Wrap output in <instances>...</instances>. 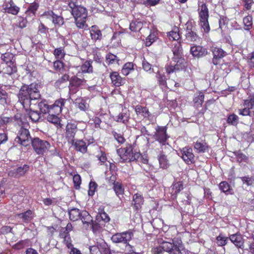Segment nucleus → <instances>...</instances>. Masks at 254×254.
Segmentation results:
<instances>
[{
  "label": "nucleus",
  "instance_id": "48",
  "mask_svg": "<svg viewBox=\"0 0 254 254\" xmlns=\"http://www.w3.org/2000/svg\"><path fill=\"white\" fill-rule=\"evenodd\" d=\"M54 67L57 71L63 72L64 71V63L60 60H57L53 63Z\"/></svg>",
  "mask_w": 254,
  "mask_h": 254
},
{
  "label": "nucleus",
  "instance_id": "9",
  "mask_svg": "<svg viewBox=\"0 0 254 254\" xmlns=\"http://www.w3.org/2000/svg\"><path fill=\"white\" fill-rule=\"evenodd\" d=\"M178 154L187 164H191L194 162V155L190 147H183L179 151Z\"/></svg>",
  "mask_w": 254,
  "mask_h": 254
},
{
  "label": "nucleus",
  "instance_id": "64",
  "mask_svg": "<svg viewBox=\"0 0 254 254\" xmlns=\"http://www.w3.org/2000/svg\"><path fill=\"white\" fill-rule=\"evenodd\" d=\"M90 252L91 254H102L97 245L90 247Z\"/></svg>",
  "mask_w": 254,
  "mask_h": 254
},
{
  "label": "nucleus",
  "instance_id": "19",
  "mask_svg": "<svg viewBox=\"0 0 254 254\" xmlns=\"http://www.w3.org/2000/svg\"><path fill=\"white\" fill-rule=\"evenodd\" d=\"M91 39L94 41H100L102 39L101 31L96 25H93L89 28Z\"/></svg>",
  "mask_w": 254,
  "mask_h": 254
},
{
  "label": "nucleus",
  "instance_id": "5",
  "mask_svg": "<svg viewBox=\"0 0 254 254\" xmlns=\"http://www.w3.org/2000/svg\"><path fill=\"white\" fill-rule=\"evenodd\" d=\"M117 153L124 161H133L138 159L140 156L138 152H133L132 147L130 145L118 149Z\"/></svg>",
  "mask_w": 254,
  "mask_h": 254
},
{
  "label": "nucleus",
  "instance_id": "59",
  "mask_svg": "<svg viewBox=\"0 0 254 254\" xmlns=\"http://www.w3.org/2000/svg\"><path fill=\"white\" fill-rule=\"evenodd\" d=\"M1 58L5 64H8L10 62H12L13 56L10 53H5L1 55Z\"/></svg>",
  "mask_w": 254,
  "mask_h": 254
},
{
  "label": "nucleus",
  "instance_id": "61",
  "mask_svg": "<svg viewBox=\"0 0 254 254\" xmlns=\"http://www.w3.org/2000/svg\"><path fill=\"white\" fill-rule=\"evenodd\" d=\"M156 39V36L154 34H150L146 38L145 45L146 46H150Z\"/></svg>",
  "mask_w": 254,
  "mask_h": 254
},
{
  "label": "nucleus",
  "instance_id": "52",
  "mask_svg": "<svg viewBox=\"0 0 254 254\" xmlns=\"http://www.w3.org/2000/svg\"><path fill=\"white\" fill-rule=\"evenodd\" d=\"M243 105L251 111L254 108V99L249 97L248 99L244 100Z\"/></svg>",
  "mask_w": 254,
  "mask_h": 254
},
{
  "label": "nucleus",
  "instance_id": "24",
  "mask_svg": "<svg viewBox=\"0 0 254 254\" xmlns=\"http://www.w3.org/2000/svg\"><path fill=\"white\" fill-rule=\"evenodd\" d=\"M111 180L113 182V189L116 195L120 198V196H123L124 192V188L122 184L119 182H115V177L112 176Z\"/></svg>",
  "mask_w": 254,
  "mask_h": 254
},
{
  "label": "nucleus",
  "instance_id": "25",
  "mask_svg": "<svg viewBox=\"0 0 254 254\" xmlns=\"http://www.w3.org/2000/svg\"><path fill=\"white\" fill-rule=\"evenodd\" d=\"M229 239L236 247L242 248L244 245V241L241 235L235 234L231 235Z\"/></svg>",
  "mask_w": 254,
  "mask_h": 254
},
{
  "label": "nucleus",
  "instance_id": "37",
  "mask_svg": "<svg viewBox=\"0 0 254 254\" xmlns=\"http://www.w3.org/2000/svg\"><path fill=\"white\" fill-rule=\"evenodd\" d=\"M173 45L174 47L173 48L172 51L174 54V56H181L183 49L181 46V42L180 41H175L173 44Z\"/></svg>",
  "mask_w": 254,
  "mask_h": 254
},
{
  "label": "nucleus",
  "instance_id": "34",
  "mask_svg": "<svg viewBox=\"0 0 254 254\" xmlns=\"http://www.w3.org/2000/svg\"><path fill=\"white\" fill-rule=\"evenodd\" d=\"M220 190L226 194H232L233 190L230 189L229 184L226 182H222L219 186Z\"/></svg>",
  "mask_w": 254,
  "mask_h": 254
},
{
  "label": "nucleus",
  "instance_id": "40",
  "mask_svg": "<svg viewBox=\"0 0 254 254\" xmlns=\"http://www.w3.org/2000/svg\"><path fill=\"white\" fill-rule=\"evenodd\" d=\"M142 23L140 21H132L130 23L129 29L133 32L139 31L142 27Z\"/></svg>",
  "mask_w": 254,
  "mask_h": 254
},
{
  "label": "nucleus",
  "instance_id": "18",
  "mask_svg": "<svg viewBox=\"0 0 254 254\" xmlns=\"http://www.w3.org/2000/svg\"><path fill=\"white\" fill-rule=\"evenodd\" d=\"M211 51L213 55L212 63L215 65L218 64V60L223 58L226 55V53L224 50L218 47H212Z\"/></svg>",
  "mask_w": 254,
  "mask_h": 254
},
{
  "label": "nucleus",
  "instance_id": "36",
  "mask_svg": "<svg viewBox=\"0 0 254 254\" xmlns=\"http://www.w3.org/2000/svg\"><path fill=\"white\" fill-rule=\"evenodd\" d=\"M75 104L77 105V107L81 111H86L89 108V105L86 103L85 100L82 98H77L75 100Z\"/></svg>",
  "mask_w": 254,
  "mask_h": 254
},
{
  "label": "nucleus",
  "instance_id": "44",
  "mask_svg": "<svg viewBox=\"0 0 254 254\" xmlns=\"http://www.w3.org/2000/svg\"><path fill=\"white\" fill-rule=\"evenodd\" d=\"M29 118L33 122H38L41 118V114L37 111H33L30 110L28 113Z\"/></svg>",
  "mask_w": 254,
  "mask_h": 254
},
{
  "label": "nucleus",
  "instance_id": "60",
  "mask_svg": "<svg viewBox=\"0 0 254 254\" xmlns=\"http://www.w3.org/2000/svg\"><path fill=\"white\" fill-rule=\"evenodd\" d=\"M73 182L74 185V187L76 189H78L81 184V178L78 174L74 175L73 176Z\"/></svg>",
  "mask_w": 254,
  "mask_h": 254
},
{
  "label": "nucleus",
  "instance_id": "57",
  "mask_svg": "<svg viewBox=\"0 0 254 254\" xmlns=\"http://www.w3.org/2000/svg\"><path fill=\"white\" fill-rule=\"evenodd\" d=\"M156 77L160 85H165L166 84L165 76L164 74H161L159 70L157 71Z\"/></svg>",
  "mask_w": 254,
  "mask_h": 254
},
{
  "label": "nucleus",
  "instance_id": "49",
  "mask_svg": "<svg viewBox=\"0 0 254 254\" xmlns=\"http://www.w3.org/2000/svg\"><path fill=\"white\" fill-rule=\"evenodd\" d=\"M106 62L109 64H113L115 63H118V59L117 57L112 54H108L106 57Z\"/></svg>",
  "mask_w": 254,
  "mask_h": 254
},
{
  "label": "nucleus",
  "instance_id": "63",
  "mask_svg": "<svg viewBox=\"0 0 254 254\" xmlns=\"http://www.w3.org/2000/svg\"><path fill=\"white\" fill-rule=\"evenodd\" d=\"M241 179L244 184H246L248 186H253L254 184V180L252 177H244Z\"/></svg>",
  "mask_w": 254,
  "mask_h": 254
},
{
  "label": "nucleus",
  "instance_id": "27",
  "mask_svg": "<svg viewBox=\"0 0 254 254\" xmlns=\"http://www.w3.org/2000/svg\"><path fill=\"white\" fill-rule=\"evenodd\" d=\"M160 168L167 169L170 166L169 161L167 156L163 153H160L158 156Z\"/></svg>",
  "mask_w": 254,
  "mask_h": 254
},
{
  "label": "nucleus",
  "instance_id": "11",
  "mask_svg": "<svg viewBox=\"0 0 254 254\" xmlns=\"http://www.w3.org/2000/svg\"><path fill=\"white\" fill-rule=\"evenodd\" d=\"M134 110L139 117H142L150 121H154L155 120V117L150 113L146 107L138 105L134 107Z\"/></svg>",
  "mask_w": 254,
  "mask_h": 254
},
{
  "label": "nucleus",
  "instance_id": "55",
  "mask_svg": "<svg viewBox=\"0 0 254 254\" xmlns=\"http://www.w3.org/2000/svg\"><path fill=\"white\" fill-rule=\"evenodd\" d=\"M186 37L190 41H196L198 39L196 34L192 31H188L187 33Z\"/></svg>",
  "mask_w": 254,
  "mask_h": 254
},
{
  "label": "nucleus",
  "instance_id": "1",
  "mask_svg": "<svg viewBox=\"0 0 254 254\" xmlns=\"http://www.w3.org/2000/svg\"><path fill=\"white\" fill-rule=\"evenodd\" d=\"M40 96L38 85L34 83L22 86L18 94V100L24 108L29 107L32 102L39 99Z\"/></svg>",
  "mask_w": 254,
  "mask_h": 254
},
{
  "label": "nucleus",
  "instance_id": "10",
  "mask_svg": "<svg viewBox=\"0 0 254 254\" xmlns=\"http://www.w3.org/2000/svg\"><path fill=\"white\" fill-rule=\"evenodd\" d=\"M15 141L23 146H27L31 141L29 131L24 127H21L18 132Z\"/></svg>",
  "mask_w": 254,
  "mask_h": 254
},
{
  "label": "nucleus",
  "instance_id": "4",
  "mask_svg": "<svg viewBox=\"0 0 254 254\" xmlns=\"http://www.w3.org/2000/svg\"><path fill=\"white\" fill-rule=\"evenodd\" d=\"M199 15V25L204 31L208 33L210 31L208 19L209 17L208 9L205 3L199 5L198 8Z\"/></svg>",
  "mask_w": 254,
  "mask_h": 254
},
{
  "label": "nucleus",
  "instance_id": "54",
  "mask_svg": "<svg viewBox=\"0 0 254 254\" xmlns=\"http://www.w3.org/2000/svg\"><path fill=\"white\" fill-rule=\"evenodd\" d=\"M238 117L236 115L233 114L229 116L227 122L230 124L236 125L238 123Z\"/></svg>",
  "mask_w": 254,
  "mask_h": 254
},
{
  "label": "nucleus",
  "instance_id": "13",
  "mask_svg": "<svg viewBox=\"0 0 254 254\" xmlns=\"http://www.w3.org/2000/svg\"><path fill=\"white\" fill-rule=\"evenodd\" d=\"M173 249V244L170 242L163 240L159 242V246L154 248L153 252L154 254H161L163 251L170 253Z\"/></svg>",
  "mask_w": 254,
  "mask_h": 254
},
{
  "label": "nucleus",
  "instance_id": "43",
  "mask_svg": "<svg viewBox=\"0 0 254 254\" xmlns=\"http://www.w3.org/2000/svg\"><path fill=\"white\" fill-rule=\"evenodd\" d=\"M54 55L57 59H62L64 57L65 55L64 49L63 47L58 48L54 51Z\"/></svg>",
  "mask_w": 254,
  "mask_h": 254
},
{
  "label": "nucleus",
  "instance_id": "58",
  "mask_svg": "<svg viewBox=\"0 0 254 254\" xmlns=\"http://www.w3.org/2000/svg\"><path fill=\"white\" fill-rule=\"evenodd\" d=\"M142 65L143 69L146 71L151 72L153 71V69L152 68V65L144 59L142 61Z\"/></svg>",
  "mask_w": 254,
  "mask_h": 254
},
{
  "label": "nucleus",
  "instance_id": "16",
  "mask_svg": "<svg viewBox=\"0 0 254 254\" xmlns=\"http://www.w3.org/2000/svg\"><path fill=\"white\" fill-rule=\"evenodd\" d=\"M29 166L24 164L23 166H20L16 169L10 170L8 172V176L14 178H19L24 176L28 171Z\"/></svg>",
  "mask_w": 254,
  "mask_h": 254
},
{
  "label": "nucleus",
  "instance_id": "50",
  "mask_svg": "<svg viewBox=\"0 0 254 254\" xmlns=\"http://www.w3.org/2000/svg\"><path fill=\"white\" fill-rule=\"evenodd\" d=\"M61 236L64 238V242L68 249H71L72 247H73L69 234H62Z\"/></svg>",
  "mask_w": 254,
  "mask_h": 254
},
{
  "label": "nucleus",
  "instance_id": "20",
  "mask_svg": "<svg viewBox=\"0 0 254 254\" xmlns=\"http://www.w3.org/2000/svg\"><path fill=\"white\" fill-rule=\"evenodd\" d=\"M130 118V113L129 110L125 108L118 116L114 117V119L118 122H122L126 124Z\"/></svg>",
  "mask_w": 254,
  "mask_h": 254
},
{
  "label": "nucleus",
  "instance_id": "21",
  "mask_svg": "<svg viewBox=\"0 0 254 254\" xmlns=\"http://www.w3.org/2000/svg\"><path fill=\"white\" fill-rule=\"evenodd\" d=\"M190 51L193 56L197 58L205 56L207 54V50L200 46L191 47Z\"/></svg>",
  "mask_w": 254,
  "mask_h": 254
},
{
  "label": "nucleus",
  "instance_id": "22",
  "mask_svg": "<svg viewBox=\"0 0 254 254\" xmlns=\"http://www.w3.org/2000/svg\"><path fill=\"white\" fill-rule=\"evenodd\" d=\"M19 9V7L12 0H10L4 5L5 12L13 15H16L18 13Z\"/></svg>",
  "mask_w": 254,
  "mask_h": 254
},
{
  "label": "nucleus",
  "instance_id": "51",
  "mask_svg": "<svg viewBox=\"0 0 254 254\" xmlns=\"http://www.w3.org/2000/svg\"><path fill=\"white\" fill-rule=\"evenodd\" d=\"M172 243L173 244V249H183L182 240L178 238H174L173 240H170Z\"/></svg>",
  "mask_w": 254,
  "mask_h": 254
},
{
  "label": "nucleus",
  "instance_id": "23",
  "mask_svg": "<svg viewBox=\"0 0 254 254\" xmlns=\"http://www.w3.org/2000/svg\"><path fill=\"white\" fill-rule=\"evenodd\" d=\"M71 144L73 146L75 149L82 153H85L87 151V145L86 143L82 139L74 140Z\"/></svg>",
  "mask_w": 254,
  "mask_h": 254
},
{
  "label": "nucleus",
  "instance_id": "28",
  "mask_svg": "<svg viewBox=\"0 0 254 254\" xmlns=\"http://www.w3.org/2000/svg\"><path fill=\"white\" fill-rule=\"evenodd\" d=\"M102 254H111V250L109 245L103 240H101L100 241L97 242Z\"/></svg>",
  "mask_w": 254,
  "mask_h": 254
},
{
  "label": "nucleus",
  "instance_id": "62",
  "mask_svg": "<svg viewBox=\"0 0 254 254\" xmlns=\"http://www.w3.org/2000/svg\"><path fill=\"white\" fill-rule=\"evenodd\" d=\"M27 20L25 18L22 17H19L18 18V22L17 26L20 28H24L26 26Z\"/></svg>",
  "mask_w": 254,
  "mask_h": 254
},
{
  "label": "nucleus",
  "instance_id": "39",
  "mask_svg": "<svg viewBox=\"0 0 254 254\" xmlns=\"http://www.w3.org/2000/svg\"><path fill=\"white\" fill-rule=\"evenodd\" d=\"M168 36L170 40L178 41L180 39V35L179 34V29L178 28H175L174 29L168 34Z\"/></svg>",
  "mask_w": 254,
  "mask_h": 254
},
{
  "label": "nucleus",
  "instance_id": "53",
  "mask_svg": "<svg viewBox=\"0 0 254 254\" xmlns=\"http://www.w3.org/2000/svg\"><path fill=\"white\" fill-rule=\"evenodd\" d=\"M97 185L94 182L91 181L89 184L88 194L93 196L97 189Z\"/></svg>",
  "mask_w": 254,
  "mask_h": 254
},
{
  "label": "nucleus",
  "instance_id": "30",
  "mask_svg": "<svg viewBox=\"0 0 254 254\" xmlns=\"http://www.w3.org/2000/svg\"><path fill=\"white\" fill-rule=\"evenodd\" d=\"M81 212L77 208H72L68 212L69 217L73 221L78 220L80 217Z\"/></svg>",
  "mask_w": 254,
  "mask_h": 254
},
{
  "label": "nucleus",
  "instance_id": "12",
  "mask_svg": "<svg viewBox=\"0 0 254 254\" xmlns=\"http://www.w3.org/2000/svg\"><path fill=\"white\" fill-rule=\"evenodd\" d=\"M41 17L44 19L52 20L53 23L56 26H60L64 24L63 17L55 14L53 11L51 10L45 11L41 15Z\"/></svg>",
  "mask_w": 254,
  "mask_h": 254
},
{
  "label": "nucleus",
  "instance_id": "33",
  "mask_svg": "<svg viewBox=\"0 0 254 254\" xmlns=\"http://www.w3.org/2000/svg\"><path fill=\"white\" fill-rule=\"evenodd\" d=\"M134 64L132 62H128L125 64L122 69V73L124 75H127L134 69Z\"/></svg>",
  "mask_w": 254,
  "mask_h": 254
},
{
  "label": "nucleus",
  "instance_id": "8",
  "mask_svg": "<svg viewBox=\"0 0 254 254\" xmlns=\"http://www.w3.org/2000/svg\"><path fill=\"white\" fill-rule=\"evenodd\" d=\"M31 143L35 151L39 155H43L51 147L48 141L41 140L39 138H34Z\"/></svg>",
  "mask_w": 254,
  "mask_h": 254
},
{
  "label": "nucleus",
  "instance_id": "47",
  "mask_svg": "<svg viewBox=\"0 0 254 254\" xmlns=\"http://www.w3.org/2000/svg\"><path fill=\"white\" fill-rule=\"evenodd\" d=\"M58 115L55 113H49V115L47 117L48 121L54 124H58L60 122Z\"/></svg>",
  "mask_w": 254,
  "mask_h": 254
},
{
  "label": "nucleus",
  "instance_id": "45",
  "mask_svg": "<svg viewBox=\"0 0 254 254\" xmlns=\"http://www.w3.org/2000/svg\"><path fill=\"white\" fill-rule=\"evenodd\" d=\"M6 65L7 66L4 71L5 73L10 75L16 71V67L13 62H10L8 64H6Z\"/></svg>",
  "mask_w": 254,
  "mask_h": 254
},
{
  "label": "nucleus",
  "instance_id": "7",
  "mask_svg": "<svg viewBox=\"0 0 254 254\" xmlns=\"http://www.w3.org/2000/svg\"><path fill=\"white\" fill-rule=\"evenodd\" d=\"M133 236V235L131 231H127L114 234L111 237V240L114 243H122L128 245V242L131 240Z\"/></svg>",
  "mask_w": 254,
  "mask_h": 254
},
{
  "label": "nucleus",
  "instance_id": "41",
  "mask_svg": "<svg viewBox=\"0 0 254 254\" xmlns=\"http://www.w3.org/2000/svg\"><path fill=\"white\" fill-rule=\"evenodd\" d=\"M79 219L81 220L83 224H88L92 221L91 216L86 211L81 212Z\"/></svg>",
  "mask_w": 254,
  "mask_h": 254
},
{
  "label": "nucleus",
  "instance_id": "14",
  "mask_svg": "<svg viewBox=\"0 0 254 254\" xmlns=\"http://www.w3.org/2000/svg\"><path fill=\"white\" fill-rule=\"evenodd\" d=\"M155 130L156 131L154 135V138L157 141L164 144L169 137L166 133L167 127L157 126Z\"/></svg>",
  "mask_w": 254,
  "mask_h": 254
},
{
  "label": "nucleus",
  "instance_id": "42",
  "mask_svg": "<svg viewBox=\"0 0 254 254\" xmlns=\"http://www.w3.org/2000/svg\"><path fill=\"white\" fill-rule=\"evenodd\" d=\"M216 244L218 246H224L227 244L228 240V237L224 236L222 234H220L216 237Z\"/></svg>",
  "mask_w": 254,
  "mask_h": 254
},
{
  "label": "nucleus",
  "instance_id": "32",
  "mask_svg": "<svg viewBox=\"0 0 254 254\" xmlns=\"http://www.w3.org/2000/svg\"><path fill=\"white\" fill-rule=\"evenodd\" d=\"M204 100V94L201 92H197L194 94L193 102L195 106H201Z\"/></svg>",
  "mask_w": 254,
  "mask_h": 254
},
{
  "label": "nucleus",
  "instance_id": "29",
  "mask_svg": "<svg viewBox=\"0 0 254 254\" xmlns=\"http://www.w3.org/2000/svg\"><path fill=\"white\" fill-rule=\"evenodd\" d=\"M133 201L134 202V206L136 210L141 208L143 204L144 200L143 197L139 193H136L133 196Z\"/></svg>",
  "mask_w": 254,
  "mask_h": 254
},
{
  "label": "nucleus",
  "instance_id": "56",
  "mask_svg": "<svg viewBox=\"0 0 254 254\" xmlns=\"http://www.w3.org/2000/svg\"><path fill=\"white\" fill-rule=\"evenodd\" d=\"M96 157L98 158V160L102 163H105L107 161L106 154L101 149L99 150V153L96 155Z\"/></svg>",
  "mask_w": 254,
  "mask_h": 254
},
{
  "label": "nucleus",
  "instance_id": "3",
  "mask_svg": "<svg viewBox=\"0 0 254 254\" xmlns=\"http://www.w3.org/2000/svg\"><path fill=\"white\" fill-rule=\"evenodd\" d=\"M65 101L66 100L61 98L56 100L54 104L50 106L48 105L45 101H42L38 103V107L40 112L43 114L51 113L59 114L61 113Z\"/></svg>",
  "mask_w": 254,
  "mask_h": 254
},
{
  "label": "nucleus",
  "instance_id": "31",
  "mask_svg": "<svg viewBox=\"0 0 254 254\" xmlns=\"http://www.w3.org/2000/svg\"><path fill=\"white\" fill-rule=\"evenodd\" d=\"M17 215L24 222L30 221L33 218L32 212L31 210H28L24 213L18 214Z\"/></svg>",
  "mask_w": 254,
  "mask_h": 254
},
{
  "label": "nucleus",
  "instance_id": "26",
  "mask_svg": "<svg viewBox=\"0 0 254 254\" xmlns=\"http://www.w3.org/2000/svg\"><path fill=\"white\" fill-rule=\"evenodd\" d=\"M112 83L117 87H119L123 84L124 80L117 72H112L110 74Z\"/></svg>",
  "mask_w": 254,
  "mask_h": 254
},
{
  "label": "nucleus",
  "instance_id": "38",
  "mask_svg": "<svg viewBox=\"0 0 254 254\" xmlns=\"http://www.w3.org/2000/svg\"><path fill=\"white\" fill-rule=\"evenodd\" d=\"M243 23L244 25V29L247 31H249L252 27V17L250 15L245 17L243 19Z\"/></svg>",
  "mask_w": 254,
  "mask_h": 254
},
{
  "label": "nucleus",
  "instance_id": "46",
  "mask_svg": "<svg viewBox=\"0 0 254 254\" xmlns=\"http://www.w3.org/2000/svg\"><path fill=\"white\" fill-rule=\"evenodd\" d=\"M81 69L83 72L91 73L93 68L90 62L86 61L81 66Z\"/></svg>",
  "mask_w": 254,
  "mask_h": 254
},
{
  "label": "nucleus",
  "instance_id": "2",
  "mask_svg": "<svg viewBox=\"0 0 254 254\" xmlns=\"http://www.w3.org/2000/svg\"><path fill=\"white\" fill-rule=\"evenodd\" d=\"M71 10V14L73 16L76 26L80 29L88 27L86 24L87 12L85 8L77 6L74 3V7H69Z\"/></svg>",
  "mask_w": 254,
  "mask_h": 254
},
{
  "label": "nucleus",
  "instance_id": "35",
  "mask_svg": "<svg viewBox=\"0 0 254 254\" xmlns=\"http://www.w3.org/2000/svg\"><path fill=\"white\" fill-rule=\"evenodd\" d=\"M10 102L7 93L0 87V104L4 106Z\"/></svg>",
  "mask_w": 254,
  "mask_h": 254
},
{
  "label": "nucleus",
  "instance_id": "17",
  "mask_svg": "<svg viewBox=\"0 0 254 254\" xmlns=\"http://www.w3.org/2000/svg\"><path fill=\"white\" fill-rule=\"evenodd\" d=\"M194 148L197 153H204L209 151L210 146L205 140L199 138L194 143Z\"/></svg>",
  "mask_w": 254,
  "mask_h": 254
},
{
  "label": "nucleus",
  "instance_id": "6",
  "mask_svg": "<svg viewBox=\"0 0 254 254\" xmlns=\"http://www.w3.org/2000/svg\"><path fill=\"white\" fill-rule=\"evenodd\" d=\"M185 60L182 58V56H174L170 64L166 66V72L170 74L174 72L183 69L186 66Z\"/></svg>",
  "mask_w": 254,
  "mask_h": 254
},
{
  "label": "nucleus",
  "instance_id": "15",
  "mask_svg": "<svg viewBox=\"0 0 254 254\" xmlns=\"http://www.w3.org/2000/svg\"><path fill=\"white\" fill-rule=\"evenodd\" d=\"M77 126L72 123H68L65 127V138L68 142H73L77 131Z\"/></svg>",
  "mask_w": 254,
  "mask_h": 254
}]
</instances>
